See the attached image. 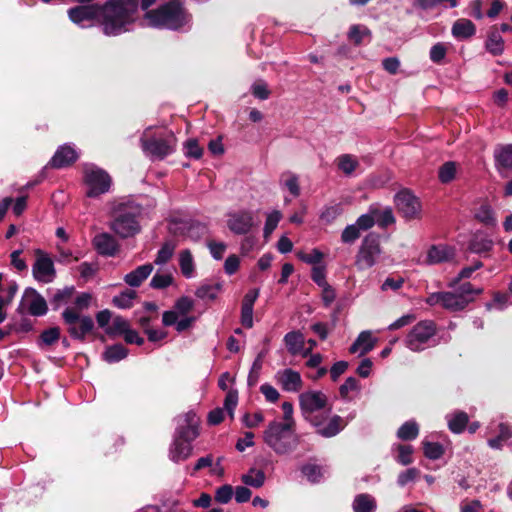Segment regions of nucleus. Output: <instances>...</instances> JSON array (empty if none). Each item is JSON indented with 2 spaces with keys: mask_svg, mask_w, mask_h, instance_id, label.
I'll list each match as a JSON object with an SVG mask.
<instances>
[{
  "mask_svg": "<svg viewBox=\"0 0 512 512\" xmlns=\"http://www.w3.org/2000/svg\"><path fill=\"white\" fill-rule=\"evenodd\" d=\"M258 219L253 211L239 210L227 215V226L231 232L237 235H245L258 226Z\"/></svg>",
  "mask_w": 512,
  "mask_h": 512,
  "instance_id": "9b49d317",
  "label": "nucleus"
},
{
  "mask_svg": "<svg viewBox=\"0 0 512 512\" xmlns=\"http://www.w3.org/2000/svg\"><path fill=\"white\" fill-rule=\"evenodd\" d=\"M281 219L282 214L278 210H274L267 215L263 229L265 238H268L272 234V232L276 229Z\"/></svg>",
  "mask_w": 512,
  "mask_h": 512,
  "instance_id": "a19ab883",
  "label": "nucleus"
},
{
  "mask_svg": "<svg viewBox=\"0 0 512 512\" xmlns=\"http://www.w3.org/2000/svg\"><path fill=\"white\" fill-rule=\"evenodd\" d=\"M476 28L472 21L459 19L452 26V35L457 39H466L475 34Z\"/></svg>",
  "mask_w": 512,
  "mask_h": 512,
  "instance_id": "cd10ccee",
  "label": "nucleus"
},
{
  "mask_svg": "<svg viewBox=\"0 0 512 512\" xmlns=\"http://www.w3.org/2000/svg\"><path fill=\"white\" fill-rule=\"evenodd\" d=\"M486 48L493 55H500L504 50V41L497 31H492L486 42Z\"/></svg>",
  "mask_w": 512,
  "mask_h": 512,
  "instance_id": "4c0bfd02",
  "label": "nucleus"
},
{
  "mask_svg": "<svg viewBox=\"0 0 512 512\" xmlns=\"http://www.w3.org/2000/svg\"><path fill=\"white\" fill-rule=\"evenodd\" d=\"M73 294H74V287H65L62 290H58L54 294V296L51 300V303H52V305H54V308L57 309L61 305L67 304L70 301V299L72 298Z\"/></svg>",
  "mask_w": 512,
  "mask_h": 512,
  "instance_id": "c03bdc74",
  "label": "nucleus"
},
{
  "mask_svg": "<svg viewBox=\"0 0 512 512\" xmlns=\"http://www.w3.org/2000/svg\"><path fill=\"white\" fill-rule=\"evenodd\" d=\"M137 0H111L105 5L78 6L68 10L69 19L80 27H87L95 19L101 23L103 33L118 36L128 32L136 20Z\"/></svg>",
  "mask_w": 512,
  "mask_h": 512,
  "instance_id": "f257e3e1",
  "label": "nucleus"
},
{
  "mask_svg": "<svg viewBox=\"0 0 512 512\" xmlns=\"http://www.w3.org/2000/svg\"><path fill=\"white\" fill-rule=\"evenodd\" d=\"M279 187L283 192L289 193L293 198L301 194L299 176L291 171L283 172L279 178Z\"/></svg>",
  "mask_w": 512,
  "mask_h": 512,
  "instance_id": "4be33fe9",
  "label": "nucleus"
},
{
  "mask_svg": "<svg viewBox=\"0 0 512 512\" xmlns=\"http://www.w3.org/2000/svg\"><path fill=\"white\" fill-rule=\"evenodd\" d=\"M32 272L35 279L43 283L52 282L56 275L52 259L40 250L36 251V261L33 265Z\"/></svg>",
  "mask_w": 512,
  "mask_h": 512,
  "instance_id": "4468645a",
  "label": "nucleus"
},
{
  "mask_svg": "<svg viewBox=\"0 0 512 512\" xmlns=\"http://www.w3.org/2000/svg\"><path fill=\"white\" fill-rule=\"evenodd\" d=\"M436 326L430 320L417 323L405 338L406 347L413 352H420L434 344Z\"/></svg>",
  "mask_w": 512,
  "mask_h": 512,
  "instance_id": "9d476101",
  "label": "nucleus"
},
{
  "mask_svg": "<svg viewBox=\"0 0 512 512\" xmlns=\"http://www.w3.org/2000/svg\"><path fill=\"white\" fill-rule=\"evenodd\" d=\"M135 297L136 292L134 290L127 289L113 298V304L120 309H127L132 306Z\"/></svg>",
  "mask_w": 512,
  "mask_h": 512,
  "instance_id": "ea45409f",
  "label": "nucleus"
},
{
  "mask_svg": "<svg viewBox=\"0 0 512 512\" xmlns=\"http://www.w3.org/2000/svg\"><path fill=\"white\" fill-rule=\"evenodd\" d=\"M373 213L376 217V222L382 227H386L395 222V218L390 207H386L382 210L375 208L373 209Z\"/></svg>",
  "mask_w": 512,
  "mask_h": 512,
  "instance_id": "09e8293b",
  "label": "nucleus"
},
{
  "mask_svg": "<svg viewBox=\"0 0 512 512\" xmlns=\"http://www.w3.org/2000/svg\"><path fill=\"white\" fill-rule=\"evenodd\" d=\"M263 441L276 454H287L297 445L295 427L277 420L271 421L263 432Z\"/></svg>",
  "mask_w": 512,
  "mask_h": 512,
  "instance_id": "423d86ee",
  "label": "nucleus"
},
{
  "mask_svg": "<svg viewBox=\"0 0 512 512\" xmlns=\"http://www.w3.org/2000/svg\"><path fill=\"white\" fill-rule=\"evenodd\" d=\"M298 258L307 264L319 266L322 265L321 263L324 258V254L318 249H313L309 253H298Z\"/></svg>",
  "mask_w": 512,
  "mask_h": 512,
  "instance_id": "6e6d98bb",
  "label": "nucleus"
},
{
  "mask_svg": "<svg viewBox=\"0 0 512 512\" xmlns=\"http://www.w3.org/2000/svg\"><path fill=\"white\" fill-rule=\"evenodd\" d=\"M394 448L398 451V455H397V458H396L398 463H400L403 466H406V465H409V464H411L413 462V459H412L413 448H412V446L398 444V445L394 446Z\"/></svg>",
  "mask_w": 512,
  "mask_h": 512,
  "instance_id": "8fccbe9b",
  "label": "nucleus"
},
{
  "mask_svg": "<svg viewBox=\"0 0 512 512\" xmlns=\"http://www.w3.org/2000/svg\"><path fill=\"white\" fill-rule=\"evenodd\" d=\"M420 474V471L416 468H409L398 475L397 484L404 487L410 482H413Z\"/></svg>",
  "mask_w": 512,
  "mask_h": 512,
  "instance_id": "69168bd1",
  "label": "nucleus"
},
{
  "mask_svg": "<svg viewBox=\"0 0 512 512\" xmlns=\"http://www.w3.org/2000/svg\"><path fill=\"white\" fill-rule=\"evenodd\" d=\"M238 404V391L236 389H230L227 391L224 400V409L229 413L230 418L234 417V410Z\"/></svg>",
  "mask_w": 512,
  "mask_h": 512,
  "instance_id": "13d9d810",
  "label": "nucleus"
},
{
  "mask_svg": "<svg viewBox=\"0 0 512 512\" xmlns=\"http://www.w3.org/2000/svg\"><path fill=\"white\" fill-rule=\"evenodd\" d=\"M342 212V208L339 204L329 205L324 207L320 214L321 220L326 223L334 221Z\"/></svg>",
  "mask_w": 512,
  "mask_h": 512,
  "instance_id": "052dcab7",
  "label": "nucleus"
},
{
  "mask_svg": "<svg viewBox=\"0 0 512 512\" xmlns=\"http://www.w3.org/2000/svg\"><path fill=\"white\" fill-rule=\"evenodd\" d=\"M145 20L147 26L153 28L188 31L192 27V16L179 0L169 1L146 12Z\"/></svg>",
  "mask_w": 512,
  "mask_h": 512,
  "instance_id": "7ed1b4c3",
  "label": "nucleus"
},
{
  "mask_svg": "<svg viewBox=\"0 0 512 512\" xmlns=\"http://www.w3.org/2000/svg\"><path fill=\"white\" fill-rule=\"evenodd\" d=\"M18 291V285L15 281H7L2 286V274H0V307H7L12 302Z\"/></svg>",
  "mask_w": 512,
  "mask_h": 512,
  "instance_id": "7c9ffc66",
  "label": "nucleus"
},
{
  "mask_svg": "<svg viewBox=\"0 0 512 512\" xmlns=\"http://www.w3.org/2000/svg\"><path fill=\"white\" fill-rule=\"evenodd\" d=\"M455 256L453 247L446 244L432 245L426 255L425 263L429 265L450 261Z\"/></svg>",
  "mask_w": 512,
  "mask_h": 512,
  "instance_id": "6ab92c4d",
  "label": "nucleus"
},
{
  "mask_svg": "<svg viewBox=\"0 0 512 512\" xmlns=\"http://www.w3.org/2000/svg\"><path fill=\"white\" fill-rule=\"evenodd\" d=\"M419 434V427L415 421H407L397 431V437L404 441L415 439Z\"/></svg>",
  "mask_w": 512,
  "mask_h": 512,
  "instance_id": "f704fd0d",
  "label": "nucleus"
},
{
  "mask_svg": "<svg viewBox=\"0 0 512 512\" xmlns=\"http://www.w3.org/2000/svg\"><path fill=\"white\" fill-rule=\"evenodd\" d=\"M481 267H482V263L478 261L472 266L463 268L460 271V273L458 274V276L449 283V286L451 288H455L458 285V283L460 282V280L470 278L471 275L473 274V272H475L476 270H478Z\"/></svg>",
  "mask_w": 512,
  "mask_h": 512,
  "instance_id": "0e129e2a",
  "label": "nucleus"
},
{
  "mask_svg": "<svg viewBox=\"0 0 512 512\" xmlns=\"http://www.w3.org/2000/svg\"><path fill=\"white\" fill-rule=\"evenodd\" d=\"M277 384L286 392H299L302 389L303 381L299 372L286 368L276 372L274 376Z\"/></svg>",
  "mask_w": 512,
  "mask_h": 512,
  "instance_id": "dca6fc26",
  "label": "nucleus"
},
{
  "mask_svg": "<svg viewBox=\"0 0 512 512\" xmlns=\"http://www.w3.org/2000/svg\"><path fill=\"white\" fill-rule=\"evenodd\" d=\"M251 93L255 98H258L260 100H266L270 96L268 86L266 82H264L263 80H258L252 84Z\"/></svg>",
  "mask_w": 512,
  "mask_h": 512,
  "instance_id": "680f3d73",
  "label": "nucleus"
},
{
  "mask_svg": "<svg viewBox=\"0 0 512 512\" xmlns=\"http://www.w3.org/2000/svg\"><path fill=\"white\" fill-rule=\"evenodd\" d=\"M173 282V276L170 273L157 272L151 279L150 286L154 289H164Z\"/></svg>",
  "mask_w": 512,
  "mask_h": 512,
  "instance_id": "3c124183",
  "label": "nucleus"
},
{
  "mask_svg": "<svg viewBox=\"0 0 512 512\" xmlns=\"http://www.w3.org/2000/svg\"><path fill=\"white\" fill-rule=\"evenodd\" d=\"M454 289V291L431 293L428 295L426 303L430 306L440 305L444 309L458 311L464 309L474 300L476 294L482 292L481 289H474L468 282L457 285Z\"/></svg>",
  "mask_w": 512,
  "mask_h": 512,
  "instance_id": "39448f33",
  "label": "nucleus"
},
{
  "mask_svg": "<svg viewBox=\"0 0 512 512\" xmlns=\"http://www.w3.org/2000/svg\"><path fill=\"white\" fill-rule=\"evenodd\" d=\"M128 354V350L121 344L112 345L106 348L104 359L109 363H115L124 359Z\"/></svg>",
  "mask_w": 512,
  "mask_h": 512,
  "instance_id": "e433bc0d",
  "label": "nucleus"
},
{
  "mask_svg": "<svg viewBox=\"0 0 512 512\" xmlns=\"http://www.w3.org/2000/svg\"><path fill=\"white\" fill-rule=\"evenodd\" d=\"M338 168L346 175H351L359 165L357 158L350 154H343L337 158Z\"/></svg>",
  "mask_w": 512,
  "mask_h": 512,
  "instance_id": "c9c22d12",
  "label": "nucleus"
},
{
  "mask_svg": "<svg viewBox=\"0 0 512 512\" xmlns=\"http://www.w3.org/2000/svg\"><path fill=\"white\" fill-rule=\"evenodd\" d=\"M83 174L87 197L97 198L110 191L112 179L105 170L94 164H86L83 168Z\"/></svg>",
  "mask_w": 512,
  "mask_h": 512,
  "instance_id": "1a4fd4ad",
  "label": "nucleus"
},
{
  "mask_svg": "<svg viewBox=\"0 0 512 512\" xmlns=\"http://www.w3.org/2000/svg\"><path fill=\"white\" fill-rule=\"evenodd\" d=\"M79 311L80 310L72 307H68L63 311L62 317L68 328L73 326L74 324H77V322L80 321L81 318L83 317L80 316Z\"/></svg>",
  "mask_w": 512,
  "mask_h": 512,
  "instance_id": "774afa93",
  "label": "nucleus"
},
{
  "mask_svg": "<svg viewBox=\"0 0 512 512\" xmlns=\"http://www.w3.org/2000/svg\"><path fill=\"white\" fill-rule=\"evenodd\" d=\"M233 487L229 484L220 486L215 491V500L220 504H227L233 497Z\"/></svg>",
  "mask_w": 512,
  "mask_h": 512,
  "instance_id": "4d7b16f0",
  "label": "nucleus"
},
{
  "mask_svg": "<svg viewBox=\"0 0 512 512\" xmlns=\"http://www.w3.org/2000/svg\"><path fill=\"white\" fill-rule=\"evenodd\" d=\"M143 152L152 159L162 160L175 151L176 138L171 132H155L153 127L144 130L141 139Z\"/></svg>",
  "mask_w": 512,
  "mask_h": 512,
  "instance_id": "0eeeda50",
  "label": "nucleus"
},
{
  "mask_svg": "<svg viewBox=\"0 0 512 512\" xmlns=\"http://www.w3.org/2000/svg\"><path fill=\"white\" fill-rule=\"evenodd\" d=\"M194 307V302L191 298L183 296L180 297L174 304L173 308L165 311L162 316V322L165 326H172L180 317H187Z\"/></svg>",
  "mask_w": 512,
  "mask_h": 512,
  "instance_id": "2eb2a0df",
  "label": "nucleus"
},
{
  "mask_svg": "<svg viewBox=\"0 0 512 512\" xmlns=\"http://www.w3.org/2000/svg\"><path fill=\"white\" fill-rule=\"evenodd\" d=\"M381 255L380 236L376 233H369L361 241L354 264L359 271H364L375 266Z\"/></svg>",
  "mask_w": 512,
  "mask_h": 512,
  "instance_id": "6e6552de",
  "label": "nucleus"
},
{
  "mask_svg": "<svg viewBox=\"0 0 512 512\" xmlns=\"http://www.w3.org/2000/svg\"><path fill=\"white\" fill-rule=\"evenodd\" d=\"M301 471L304 474V476H306V478L312 483L319 482L323 477L322 468L316 464L304 465Z\"/></svg>",
  "mask_w": 512,
  "mask_h": 512,
  "instance_id": "603ef678",
  "label": "nucleus"
},
{
  "mask_svg": "<svg viewBox=\"0 0 512 512\" xmlns=\"http://www.w3.org/2000/svg\"><path fill=\"white\" fill-rule=\"evenodd\" d=\"M312 425L316 428V432L325 438L336 436L340 431L344 429L347 422L339 415H333L327 423L315 419L312 420Z\"/></svg>",
  "mask_w": 512,
  "mask_h": 512,
  "instance_id": "f3484780",
  "label": "nucleus"
},
{
  "mask_svg": "<svg viewBox=\"0 0 512 512\" xmlns=\"http://www.w3.org/2000/svg\"><path fill=\"white\" fill-rule=\"evenodd\" d=\"M495 159L499 167L512 169V145L501 146L496 149Z\"/></svg>",
  "mask_w": 512,
  "mask_h": 512,
  "instance_id": "473e14b6",
  "label": "nucleus"
},
{
  "mask_svg": "<svg viewBox=\"0 0 512 512\" xmlns=\"http://www.w3.org/2000/svg\"><path fill=\"white\" fill-rule=\"evenodd\" d=\"M60 330L58 327H52L44 330L40 335V346H50L59 340Z\"/></svg>",
  "mask_w": 512,
  "mask_h": 512,
  "instance_id": "5fc2aeb1",
  "label": "nucleus"
},
{
  "mask_svg": "<svg viewBox=\"0 0 512 512\" xmlns=\"http://www.w3.org/2000/svg\"><path fill=\"white\" fill-rule=\"evenodd\" d=\"M475 217L477 220L487 226H494L496 224L494 213L492 209L487 205L480 206L475 213Z\"/></svg>",
  "mask_w": 512,
  "mask_h": 512,
  "instance_id": "49530a36",
  "label": "nucleus"
},
{
  "mask_svg": "<svg viewBox=\"0 0 512 512\" xmlns=\"http://www.w3.org/2000/svg\"><path fill=\"white\" fill-rule=\"evenodd\" d=\"M423 450L424 455L431 460H437L444 454L443 446L436 442L424 441Z\"/></svg>",
  "mask_w": 512,
  "mask_h": 512,
  "instance_id": "37998d69",
  "label": "nucleus"
},
{
  "mask_svg": "<svg viewBox=\"0 0 512 512\" xmlns=\"http://www.w3.org/2000/svg\"><path fill=\"white\" fill-rule=\"evenodd\" d=\"M241 480L247 486L260 488L265 482V474L261 470L251 468L248 473L242 475Z\"/></svg>",
  "mask_w": 512,
  "mask_h": 512,
  "instance_id": "72a5a7b5",
  "label": "nucleus"
},
{
  "mask_svg": "<svg viewBox=\"0 0 512 512\" xmlns=\"http://www.w3.org/2000/svg\"><path fill=\"white\" fill-rule=\"evenodd\" d=\"M78 159V153L74 147L71 145L65 144L60 146L52 159L49 162V165L53 168H63L71 165Z\"/></svg>",
  "mask_w": 512,
  "mask_h": 512,
  "instance_id": "a211bd4d",
  "label": "nucleus"
},
{
  "mask_svg": "<svg viewBox=\"0 0 512 512\" xmlns=\"http://www.w3.org/2000/svg\"><path fill=\"white\" fill-rule=\"evenodd\" d=\"M375 223L376 217L373 213V209H371L369 213L362 214L360 217H358V219L355 222V224L359 227V229L362 232L372 228Z\"/></svg>",
  "mask_w": 512,
  "mask_h": 512,
  "instance_id": "e2e57ef3",
  "label": "nucleus"
},
{
  "mask_svg": "<svg viewBox=\"0 0 512 512\" xmlns=\"http://www.w3.org/2000/svg\"><path fill=\"white\" fill-rule=\"evenodd\" d=\"M370 35L367 27L362 25H352L348 32V38L355 44L360 45L365 37Z\"/></svg>",
  "mask_w": 512,
  "mask_h": 512,
  "instance_id": "79ce46f5",
  "label": "nucleus"
},
{
  "mask_svg": "<svg viewBox=\"0 0 512 512\" xmlns=\"http://www.w3.org/2000/svg\"><path fill=\"white\" fill-rule=\"evenodd\" d=\"M446 420L450 431L455 434H460L466 428L469 417L463 411H455L453 413L447 414Z\"/></svg>",
  "mask_w": 512,
  "mask_h": 512,
  "instance_id": "393cba45",
  "label": "nucleus"
},
{
  "mask_svg": "<svg viewBox=\"0 0 512 512\" xmlns=\"http://www.w3.org/2000/svg\"><path fill=\"white\" fill-rule=\"evenodd\" d=\"M94 327L93 320L89 316H83L77 324L68 328L71 337L75 339H84Z\"/></svg>",
  "mask_w": 512,
  "mask_h": 512,
  "instance_id": "c85d7f7f",
  "label": "nucleus"
},
{
  "mask_svg": "<svg viewBox=\"0 0 512 512\" xmlns=\"http://www.w3.org/2000/svg\"><path fill=\"white\" fill-rule=\"evenodd\" d=\"M92 243L97 252L104 256H114L119 249L118 242L114 236L106 232L97 234L93 238Z\"/></svg>",
  "mask_w": 512,
  "mask_h": 512,
  "instance_id": "aec40b11",
  "label": "nucleus"
},
{
  "mask_svg": "<svg viewBox=\"0 0 512 512\" xmlns=\"http://www.w3.org/2000/svg\"><path fill=\"white\" fill-rule=\"evenodd\" d=\"M457 165L455 162L449 161L444 163L439 169V179L442 183L452 181L456 175Z\"/></svg>",
  "mask_w": 512,
  "mask_h": 512,
  "instance_id": "de8ad7c7",
  "label": "nucleus"
},
{
  "mask_svg": "<svg viewBox=\"0 0 512 512\" xmlns=\"http://www.w3.org/2000/svg\"><path fill=\"white\" fill-rule=\"evenodd\" d=\"M207 247L215 260H221L226 252L227 245L224 242L209 241Z\"/></svg>",
  "mask_w": 512,
  "mask_h": 512,
  "instance_id": "338daca9",
  "label": "nucleus"
},
{
  "mask_svg": "<svg viewBox=\"0 0 512 512\" xmlns=\"http://www.w3.org/2000/svg\"><path fill=\"white\" fill-rule=\"evenodd\" d=\"M376 343L377 338L373 337L371 331H362L351 345L349 351L350 353H359V356H363L370 352Z\"/></svg>",
  "mask_w": 512,
  "mask_h": 512,
  "instance_id": "412c9836",
  "label": "nucleus"
},
{
  "mask_svg": "<svg viewBox=\"0 0 512 512\" xmlns=\"http://www.w3.org/2000/svg\"><path fill=\"white\" fill-rule=\"evenodd\" d=\"M110 209V229L121 238H129L141 231L139 217L142 213L140 205L126 198H118L108 203Z\"/></svg>",
  "mask_w": 512,
  "mask_h": 512,
  "instance_id": "f03ea898",
  "label": "nucleus"
},
{
  "mask_svg": "<svg viewBox=\"0 0 512 512\" xmlns=\"http://www.w3.org/2000/svg\"><path fill=\"white\" fill-rule=\"evenodd\" d=\"M129 329V323L126 319L116 316L112 319V324L106 328L108 335L124 334Z\"/></svg>",
  "mask_w": 512,
  "mask_h": 512,
  "instance_id": "a18cd8bd",
  "label": "nucleus"
},
{
  "mask_svg": "<svg viewBox=\"0 0 512 512\" xmlns=\"http://www.w3.org/2000/svg\"><path fill=\"white\" fill-rule=\"evenodd\" d=\"M361 232L355 223L350 224L342 231L341 241L346 244H352L360 237Z\"/></svg>",
  "mask_w": 512,
  "mask_h": 512,
  "instance_id": "864d4df0",
  "label": "nucleus"
},
{
  "mask_svg": "<svg viewBox=\"0 0 512 512\" xmlns=\"http://www.w3.org/2000/svg\"><path fill=\"white\" fill-rule=\"evenodd\" d=\"M328 403L327 396L321 391H306L299 395V404L302 415L312 423L317 419L313 414L326 408Z\"/></svg>",
  "mask_w": 512,
  "mask_h": 512,
  "instance_id": "f8f14e48",
  "label": "nucleus"
},
{
  "mask_svg": "<svg viewBox=\"0 0 512 512\" xmlns=\"http://www.w3.org/2000/svg\"><path fill=\"white\" fill-rule=\"evenodd\" d=\"M26 300L28 301V311L33 316H43L47 313L46 300L35 290L26 292Z\"/></svg>",
  "mask_w": 512,
  "mask_h": 512,
  "instance_id": "5701e85b",
  "label": "nucleus"
},
{
  "mask_svg": "<svg viewBox=\"0 0 512 512\" xmlns=\"http://www.w3.org/2000/svg\"><path fill=\"white\" fill-rule=\"evenodd\" d=\"M153 271V265L148 263L137 267L135 270L126 274L124 277L125 282L131 287H138L141 283L148 278Z\"/></svg>",
  "mask_w": 512,
  "mask_h": 512,
  "instance_id": "b1692460",
  "label": "nucleus"
},
{
  "mask_svg": "<svg viewBox=\"0 0 512 512\" xmlns=\"http://www.w3.org/2000/svg\"><path fill=\"white\" fill-rule=\"evenodd\" d=\"M284 343L291 355L300 354L305 343L304 336L299 331H291L284 336Z\"/></svg>",
  "mask_w": 512,
  "mask_h": 512,
  "instance_id": "bb28decb",
  "label": "nucleus"
},
{
  "mask_svg": "<svg viewBox=\"0 0 512 512\" xmlns=\"http://www.w3.org/2000/svg\"><path fill=\"white\" fill-rule=\"evenodd\" d=\"M395 205L398 212L406 219H418L421 216L419 199L408 190H402L395 195Z\"/></svg>",
  "mask_w": 512,
  "mask_h": 512,
  "instance_id": "ddd939ff",
  "label": "nucleus"
},
{
  "mask_svg": "<svg viewBox=\"0 0 512 512\" xmlns=\"http://www.w3.org/2000/svg\"><path fill=\"white\" fill-rule=\"evenodd\" d=\"M185 155L190 158L199 159L203 154V149L196 139H189L184 144Z\"/></svg>",
  "mask_w": 512,
  "mask_h": 512,
  "instance_id": "bf43d9fd",
  "label": "nucleus"
},
{
  "mask_svg": "<svg viewBox=\"0 0 512 512\" xmlns=\"http://www.w3.org/2000/svg\"><path fill=\"white\" fill-rule=\"evenodd\" d=\"M352 506L354 512H374L377 504L373 496L364 493L354 498Z\"/></svg>",
  "mask_w": 512,
  "mask_h": 512,
  "instance_id": "c756f323",
  "label": "nucleus"
},
{
  "mask_svg": "<svg viewBox=\"0 0 512 512\" xmlns=\"http://www.w3.org/2000/svg\"><path fill=\"white\" fill-rule=\"evenodd\" d=\"M181 273L185 278H193L195 276V263L192 253L189 249H184L178 255Z\"/></svg>",
  "mask_w": 512,
  "mask_h": 512,
  "instance_id": "a878e982",
  "label": "nucleus"
},
{
  "mask_svg": "<svg viewBox=\"0 0 512 512\" xmlns=\"http://www.w3.org/2000/svg\"><path fill=\"white\" fill-rule=\"evenodd\" d=\"M492 247L493 241L484 234L474 235L469 245L470 250L477 254L487 253Z\"/></svg>",
  "mask_w": 512,
  "mask_h": 512,
  "instance_id": "2f4dec72",
  "label": "nucleus"
},
{
  "mask_svg": "<svg viewBox=\"0 0 512 512\" xmlns=\"http://www.w3.org/2000/svg\"><path fill=\"white\" fill-rule=\"evenodd\" d=\"M175 248H176L175 243H173L171 241L165 242L161 246V248L159 249V251H158V253L156 255V258H155V261H154L155 264H157V265L166 264L171 259V257L173 256Z\"/></svg>",
  "mask_w": 512,
  "mask_h": 512,
  "instance_id": "58836bf2",
  "label": "nucleus"
},
{
  "mask_svg": "<svg viewBox=\"0 0 512 512\" xmlns=\"http://www.w3.org/2000/svg\"><path fill=\"white\" fill-rule=\"evenodd\" d=\"M177 427L173 442L169 449V458L178 463L186 460L192 452L191 442L199 435V417L189 411L176 418Z\"/></svg>",
  "mask_w": 512,
  "mask_h": 512,
  "instance_id": "20e7f679",
  "label": "nucleus"
}]
</instances>
